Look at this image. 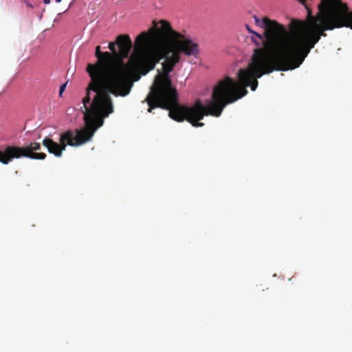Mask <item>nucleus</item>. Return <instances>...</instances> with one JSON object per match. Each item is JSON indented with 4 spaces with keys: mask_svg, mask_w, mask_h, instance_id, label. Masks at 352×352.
<instances>
[{
    "mask_svg": "<svg viewBox=\"0 0 352 352\" xmlns=\"http://www.w3.org/2000/svg\"><path fill=\"white\" fill-rule=\"evenodd\" d=\"M150 35L146 32L139 34L135 41L134 50L127 64L114 61L111 53L101 52L100 46L96 47L95 55L98 60L88 64L87 72L91 82L86 89V96L82 98L85 126L81 129L67 130L60 135V143L50 138L43 140V145L50 153L61 157L67 145L78 146L89 141L95 131L100 127L104 119L113 112V102L109 94L115 96H127L133 83L129 73L138 72L146 75L155 67V62L146 51Z\"/></svg>",
    "mask_w": 352,
    "mask_h": 352,
    "instance_id": "1",
    "label": "nucleus"
},
{
    "mask_svg": "<svg viewBox=\"0 0 352 352\" xmlns=\"http://www.w3.org/2000/svg\"><path fill=\"white\" fill-rule=\"evenodd\" d=\"M159 24L160 26H157L154 22V26L147 32L150 38L146 45V51L156 64L158 60H155L148 50L151 36L154 35L165 60L162 63V72H158L150 92L143 101L148 105V112L151 113L153 109L157 107L166 109L169 111L168 115L172 119L177 122L186 120L193 126L199 127L204 126V123L199 121L204 116L219 117L227 104L234 102L246 95L245 91L242 94H239L236 90L235 81L230 77H226L219 80L214 87L212 101L208 106H204L199 100L190 107L179 105L177 90L173 85L169 74L179 62L181 54L187 56H197L199 53V45L185 31L179 32L173 30L169 22L161 20Z\"/></svg>",
    "mask_w": 352,
    "mask_h": 352,
    "instance_id": "2",
    "label": "nucleus"
},
{
    "mask_svg": "<svg viewBox=\"0 0 352 352\" xmlns=\"http://www.w3.org/2000/svg\"><path fill=\"white\" fill-rule=\"evenodd\" d=\"M159 24L160 26H157L154 22V26L147 32L150 38L146 45V51L156 64L158 60H155L148 50L151 36L154 35L165 60L162 63V72H158L150 92L143 101L148 105V112L151 113L153 109L157 107L166 109L169 111L168 115L172 119L177 122L186 120L193 126L199 127L204 126V123L199 121L204 116L219 117L227 104L234 102L246 95L245 91L242 94H239L236 90L235 81L230 77H226L219 80L214 87L212 101L208 106H204L199 100L190 107L179 105L177 90L173 85L169 74L179 62L181 54L187 56H197L199 53V45L185 31L179 32L173 30L169 22L161 20Z\"/></svg>",
    "mask_w": 352,
    "mask_h": 352,
    "instance_id": "3",
    "label": "nucleus"
},
{
    "mask_svg": "<svg viewBox=\"0 0 352 352\" xmlns=\"http://www.w3.org/2000/svg\"><path fill=\"white\" fill-rule=\"evenodd\" d=\"M316 16L308 9L306 21L292 20L289 25V35L283 71L298 68L311 50L326 36L325 31L336 28L352 29V10L342 0H321Z\"/></svg>",
    "mask_w": 352,
    "mask_h": 352,
    "instance_id": "4",
    "label": "nucleus"
},
{
    "mask_svg": "<svg viewBox=\"0 0 352 352\" xmlns=\"http://www.w3.org/2000/svg\"><path fill=\"white\" fill-rule=\"evenodd\" d=\"M254 19L255 24L264 29L262 36L265 39L263 47L254 50L248 68L241 69L238 72L239 82L235 81V84L239 94H242L244 91L247 94L248 87L255 91L258 87L257 78L263 75L274 71H283L289 32L283 25L267 16L260 19L254 16Z\"/></svg>",
    "mask_w": 352,
    "mask_h": 352,
    "instance_id": "5",
    "label": "nucleus"
},
{
    "mask_svg": "<svg viewBox=\"0 0 352 352\" xmlns=\"http://www.w3.org/2000/svg\"><path fill=\"white\" fill-rule=\"evenodd\" d=\"M41 148V144L36 142L30 143L26 146H7L4 150L0 151V162L8 164L14 159L28 157L34 160H44L46 154L36 153Z\"/></svg>",
    "mask_w": 352,
    "mask_h": 352,
    "instance_id": "6",
    "label": "nucleus"
},
{
    "mask_svg": "<svg viewBox=\"0 0 352 352\" xmlns=\"http://www.w3.org/2000/svg\"><path fill=\"white\" fill-rule=\"evenodd\" d=\"M132 47V42L129 35H119L116 42H111L109 44V48L112 52L111 55L114 57V61L118 64H121L123 59L128 57Z\"/></svg>",
    "mask_w": 352,
    "mask_h": 352,
    "instance_id": "7",
    "label": "nucleus"
},
{
    "mask_svg": "<svg viewBox=\"0 0 352 352\" xmlns=\"http://www.w3.org/2000/svg\"><path fill=\"white\" fill-rule=\"evenodd\" d=\"M245 28L250 33L252 34L251 36V41L257 47L256 48L263 47V41L265 39V38L262 36V34L252 30L248 25H245Z\"/></svg>",
    "mask_w": 352,
    "mask_h": 352,
    "instance_id": "8",
    "label": "nucleus"
},
{
    "mask_svg": "<svg viewBox=\"0 0 352 352\" xmlns=\"http://www.w3.org/2000/svg\"><path fill=\"white\" fill-rule=\"evenodd\" d=\"M66 85H67V84H66V83H65V84H63V85H62L60 86V90H59V95H60V96H61V95H62L63 92L64 91V90H65V87H66Z\"/></svg>",
    "mask_w": 352,
    "mask_h": 352,
    "instance_id": "9",
    "label": "nucleus"
},
{
    "mask_svg": "<svg viewBox=\"0 0 352 352\" xmlns=\"http://www.w3.org/2000/svg\"><path fill=\"white\" fill-rule=\"evenodd\" d=\"M307 0H303V3H302V5L305 6V8L307 9V10L308 11V9H310L309 7L308 6V5L307 4Z\"/></svg>",
    "mask_w": 352,
    "mask_h": 352,
    "instance_id": "10",
    "label": "nucleus"
},
{
    "mask_svg": "<svg viewBox=\"0 0 352 352\" xmlns=\"http://www.w3.org/2000/svg\"><path fill=\"white\" fill-rule=\"evenodd\" d=\"M43 2L45 3V4H49L50 3V0H43Z\"/></svg>",
    "mask_w": 352,
    "mask_h": 352,
    "instance_id": "11",
    "label": "nucleus"
},
{
    "mask_svg": "<svg viewBox=\"0 0 352 352\" xmlns=\"http://www.w3.org/2000/svg\"><path fill=\"white\" fill-rule=\"evenodd\" d=\"M57 3L60 2L62 0H55Z\"/></svg>",
    "mask_w": 352,
    "mask_h": 352,
    "instance_id": "12",
    "label": "nucleus"
}]
</instances>
